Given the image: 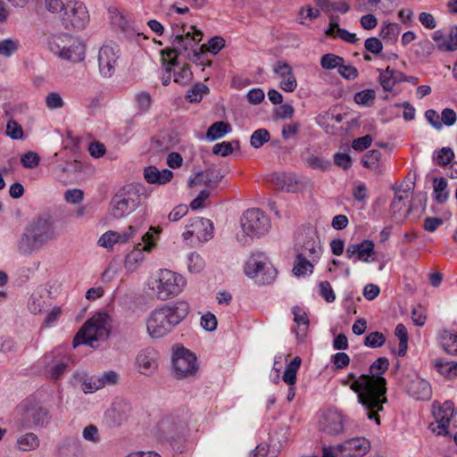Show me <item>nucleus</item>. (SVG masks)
<instances>
[{
  "label": "nucleus",
  "mask_w": 457,
  "mask_h": 457,
  "mask_svg": "<svg viewBox=\"0 0 457 457\" xmlns=\"http://www.w3.org/2000/svg\"><path fill=\"white\" fill-rule=\"evenodd\" d=\"M82 436L86 441L96 444L101 440L99 430L96 426L90 424L84 428Z\"/></svg>",
  "instance_id": "obj_53"
},
{
  "label": "nucleus",
  "mask_w": 457,
  "mask_h": 457,
  "mask_svg": "<svg viewBox=\"0 0 457 457\" xmlns=\"http://www.w3.org/2000/svg\"><path fill=\"white\" fill-rule=\"evenodd\" d=\"M320 295L326 300L328 303H332L336 299V295L331 287V285L328 281H321L319 284Z\"/></svg>",
  "instance_id": "obj_58"
},
{
  "label": "nucleus",
  "mask_w": 457,
  "mask_h": 457,
  "mask_svg": "<svg viewBox=\"0 0 457 457\" xmlns=\"http://www.w3.org/2000/svg\"><path fill=\"white\" fill-rule=\"evenodd\" d=\"M17 445L21 451H31L38 447L39 439L34 433H26L18 438Z\"/></svg>",
  "instance_id": "obj_35"
},
{
  "label": "nucleus",
  "mask_w": 457,
  "mask_h": 457,
  "mask_svg": "<svg viewBox=\"0 0 457 457\" xmlns=\"http://www.w3.org/2000/svg\"><path fill=\"white\" fill-rule=\"evenodd\" d=\"M270 138V133L265 129H259L255 130L250 139L251 145L254 148H260Z\"/></svg>",
  "instance_id": "obj_43"
},
{
  "label": "nucleus",
  "mask_w": 457,
  "mask_h": 457,
  "mask_svg": "<svg viewBox=\"0 0 457 457\" xmlns=\"http://www.w3.org/2000/svg\"><path fill=\"white\" fill-rule=\"evenodd\" d=\"M411 396L420 401L429 400L432 395L431 386L428 381L420 378L412 379L408 386Z\"/></svg>",
  "instance_id": "obj_29"
},
{
  "label": "nucleus",
  "mask_w": 457,
  "mask_h": 457,
  "mask_svg": "<svg viewBox=\"0 0 457 457\" xmlns=\"http://www.w3.org/2000/svg\"><path fill=\"white\" fill-rule=\"evenodd\" d=\"M441 345L446 353L457 354V335L446 333L442 337Z\"/></svg>",
  "instance_id": "obj_46"
},
{
  "label": "nucleus",
  "mask_w": 457,
  "mask_h": 457,
  "mask_svg": "<svg viewBox=\"0 0 457 457\" xmlns=\"http://www.w3.org/2000/svg\"><path fill=\"white\" fill-rule=\"evenodd\" d=\"M432 38L436 43L439 50L455 51L457 49V26L451 27L448 35H445L442 30H436L434 32Z\"/></svg>",
  "instance_id": "obj_26"
},
{
  "label": "nucleus",
  "mask_w": 457,
  "mask_h": 457,
  "mask_svg": "<svg viewBox=\"0 0 457 457\" xmlns=\"http://www.w3.org/2000/svg\"><path fill=\"white\" fill-rule=\"evenodd\" d=\"M159 353L153 347H145L140 350L135 361L137 370L145 376H153L158 370Z\"/></svg>",
  "instance_id": "obj_17"
},
{
  "label": "nucleus",
  "mask_w": 457,
  "mask_h": 457,
  "mask_svg": "<svg viewBox=\"0 0 457 457\" xmlns=\"http://www.w3.org/2000/svg\"><path fill=\"white\" fill-rule=\"evenodd\" d=\"M270 182L274 189L287 192H296L299 189V182L293 173L275 172L270 176Z\"/></svg>",
  "instance_id": "obj_25"
},
{
  "label": "nucleus",
  "mask_w": 457,
  "mask_h": 457,
  "mask_svg": "<svg viewBox=\"0 0 457 457\" xmlns=\"http://www.w3.org/2000/svg\"><path fill=\"white\" fill-rule=\"evenodd\" d=\"M346 378L351 382V390L357 394L358 402L363 407L368 419L379 425V412L384 410V404L387 402L386 378L369 377L366 374L357 377L354 373H349Z\"/></svg>",
  "instance_id": "obj_1"
},
{
  "label": "nucleus",
  "mask_w": 457,
  "mask_h": 457,
  "mask_svg": "<svg viewBox=\"0 0 457 457\" xmlns=\"http://www.w3.org/2000/svg\"><path fill=\"white\" fill-rule=\"evenodd\" d=\"M48 45L50 51L61 59L79 62L85 58V45L68 34L52 36L49 38Z\"/></svg>",
  "instance_id": "obj_6"
},
{
  "label": "nucleus",
  "mask_w": 457,
  "mask_h": 457,
  "mask_svg": "<svg viewBox=\"0 0 457 457\" xmlns=\"http://www.w3.org/2000/svg\"><path fill=\"white\" fill-rule=\"evenodd\" d=\"M217 319L214 314L208 312L201 318V326L207 331H213L217 328Z\"/></svg>",
  "instance_id": "obj_62"
},
{
  "label": "nucleus",
  "mask_w": 457,
  "mask_h": 457,
  "mask_svg": "<svg viewBox=\"0 0 457 457\" xmlns=\"http://www.w3.org/2000/svg\"><path fill=\"white\" fill-rule=\"evenodd\" d=\"M20 47V43L16 39H4L0 42V55L10 57Z\"/></svg>",
  "instance_id": "obj_44"
},
{
  "label": "nucleus",
  "mask_w": 457,
  "mask_h": 457,
  "mask_svg": "<svg viewBox=\"0 0 457 457\" xmlns=\"http://www.w3.org/2000/svg\"><path fill=\"white\" fill-rule=\"evenodd\" d=\"M28 228L42 246L56 238L54 222L50 217H39L29 224Z\"/></svg>",
  "instance_id": "obj_16"
},
{
  "label": "nucleus",
  "mask_w": 457,
  "mask_h": 457,
  "mask_svg": "<svg viewBox=\"0 0 457 457\" xmlns=\"http://www.w3.org/2000/svg\"><path fill=\"white\" fill-rule=\"evenodd\" d=\"M306 163H307L308 167H310L312 169H319L321 170H328L330 166L329 161H327L320 156H315V155L310 156L307 159Z\"/></svg>",
  "instance_id": "obj_57"
},
{
  "label": "nucleus",
  "mask_w": 457,
  "mask_h": 457,
  "mask_svg": "<svg viewBox=\"0 0 457 457\" xmlns=\"http://www.w3.org/2000/svg\"><path fill=\"white\" fill-rule=\"evenodd\" d=\"M41 247L42 245L36 240L35 236L27 226L17 243L18 252L22 255H30L34 252L38 251Z\"/></svg>",
  "instance_id": "obj_28"
},
{
  "label": "nucleus",
  "mask_w": 457,
  "mask_h": 457,
  "mask_svg": "<svg viewBox=\"0 0 457 457\" xmlns=\"http://www.w3.org/2000/svg\"><path fill=\"white\" fill-rule=\"evenodd\" d=\"M212 223L210 220L196 217L189 220L182 236L186 240L195 236L201 241H207L212 237Z\"/></svg>",
  "instance_id": "obj_18"
},
{
  "label": "nucleus",
  "mask_w": 457,
  "mask_h": 457,
  "mask_svg": "<svg viewBox=\"0 0 457 457\" xmlns=\"http://www.w3.org/2000/svg\"><path fill=\"white\" fill-rule=\"evenodd\" d=\"M39 156L34 152H28L21 156V162L25 168L32 169L38 165Z\"/></svg>",
  "instance_id": "obj_61"
},
{
  "label": "nucleus",
  "mask_w": 457,
  "mask_h": 457,
  "mask_svg": "<svg viewBox=\"0 0 457 457\" xmlns=\"http://www.w3.org/2000/svg\"><path fill=\"white\" fill-rule=\"evenodd\" d=\"M409 192L407 190H395L390 211L392 217L397 222H403L411 211V206L407 204Z\"/></svg>",
  "instance_id": "obj_20"
},
{
  "label": "nucleus",
  "mask_w": 457,
  "mask_h": 457,
  "mask_svg": "<svg viewBox=\"0 0 457 457\" xmlns=\"http://www.w3.org/2000/svg\"><path fill=\"white\" fill-rule=\"evenodd\" d=\"M100 381L95 387H104L105 386L116 385L119 381L120 376L114 370H108L99 376Z\"/></svg>",
  "instance_id": "obj_51"
},
{
  "label": "nucleus",
  "mask_w": 457,
  "mask_h": 457,
  "mask_svg": "<svg viewBox=\"0 0 457 457\" xmlns=\"http://www.w3.org/2000/svg\"><path fill=\"white\" fill-rule=\"evenodd\" d=\"M274 72L281 79L280 88L286 92H293L297 87L292 67L286 62L278 61L273 68Z\"/></svg>",
  "instance_id": "obj_24"
},
{
  "label": "nucleus",
  "mask_w": 457,
  "mask_h": 457,
  "mask_svg": "<svg viewBox=\"0 0 457 457\" xmlns=\"http://www.w3.org/2000/svg\"><path fill=\"white\" fill-rule=\"evenodd\" d=\"M137 233L133 226H129L126 231L117 232L109 230L104 233L98 239V245L102 247L112 249L115 244H125Z\"/></svg>",
  "instance_id": "obj_22"
},
{
  "label": "nucleus",
  "mask_w": 457,
  "mask_h": 457,
  "mask_svg": "<svg viewBox=\"0 0 457 457\" xmlns=\"http://www.w3.org/2000/svg\"><path fill=\"white\" fill-rule=\"evenodd\" d=\"M15 419L17 428L21 430L45 428L50 422L51 416L47 409L24 402L16 409Z\"/></svg>",
  "instance_id": "obj_8"
},
{
  "label": "nucleus",
  "mask_w": 457,
  "mask_h": 457,
  "mask_svg": "<svg viewBox=\"0 0 457 457\" xmlns=\"http://www.w3.org/2000/svg\"><path fill=\"white\" fill-rule=\"evenodd\" d=\"M241 228L244 235L237 236L242 245L249 244V237H260L268 233L270 228V220L266 213L260 209H248L241 218Z\"/></svg>",
  "instance_id": "obj_7"
},
{
  "label": "nucleus",
  "mask_w": 457,
  "mask_h": 457,
  "mask_svg": "<svg viewBox=\"0 0 457 457\" xmlns=\"http://www.w3.org/2000/svg\"><path fill=\"white\" fill-rule=\"evenodd\" d=\"M141 203L139 191L129 186L116 194L111 202V213L115 218H122L134 212Z\"/></svg>",
  "instance_id": "obj_9"
},
{
  "label": "nucleus",
  "mask_w": 457,
  "mask_h": 457,
  "mask_svg": "<svg viewBox=\"0 0 457 457\" xmlns=\"http://www.w3.org/2000/svg\"><path fill=\"white\" fill-rule=\"evenodd\" d=\"M316 262L312 261L308 258L295 255L294 267H293V273L296 277H304L307 275H310L313 272L314 263Z\"/></svg>",
  "instance_id": "obj_31"
},
{
  "label": "nucleus",
  "mask_w": 457,
  "mask_h": 457,
  "mask_svg": "<svg viewBox=\"0 0 457 457\" xmlns=\"http://www.w3.org/2000/svg\"><path fill=\"white\" fill-rule=\"evenodd\" d=\"M69 364L68 357H62L56 363H54L49 368V375L52 379L57 380L59 379L62 374L66 371Z\"/></svg>",
  "instance_id": "obj_41"
},
{
  "label": "nucleus",
  "mask_w": 457,
  "mask_h": 457,
  "mask_svg": "<svg viewBox=\"0 0 457 457\" xmlns=\"http://www.w3.org/2000/svg\"><path fill=\"white\" fill-rule=\"evenodd\" d=\"M345 59L334 54H326L320 58V66L325 70L339 69Z\"/></svg>",
  "instance_id": "obj_38"
},
{
  "label": "nucleus",
  "mask_w": 457,
  "mask_h": 457,
  "mask_svg": "<svg viewBox=\"0 0 457 457\" xmlns=\"http://www.w3.org/2000/svg\"><path fill=\"white\" fill-rule=\"evenodd\" d=\"M204 268V261L196 253L188 256V269L191 272H199Z\"/></svg>",
  "instance_id": "obj_64"
},
{
  "label": "nucleus",
  "mask_w": 457,
  "mask_h": 457,
  "mask_svg": "<svg viewBox=\"0 0 457 457\" xmlns=\"http://www.w3.org/2000/svg\"><path fill=\"white\" fill-rule=\"evenodd\" d=\"M230 129L228 124L223 121L214 122L207 130L206 137L213 141L226 135Z\"/></svg>",
  "instance_id": "obj_36"
},
{
  "label": "nucleus",
  "mask_w": 457,
  "mask_h": 457,
  "mask_svg": "<svg viewBox=\"0 0 457 457\" xmlns=\"http://www.w3.org/2000/svg\"><path fill=\"white\" fill-rule=\"evenodd\" d=\"M109 334L110 316L107 313L97 312L78 331L73 339V346L85 344L96 347L95 343L106 340Z\"/></svg>",
  "instance_id": "obj_3"
},
{
  "label": "nucleus",
  "mask_w": 457,
  "mask_h": 457,
  "mask_svg": "<svg viewBox=\"0 0 457 457\" xmlns=\"http://www.w3.org/2000/svg\"><path fill=\"white\" fill-rule=\"evenodd\" d=\"M172 364L178 378L194 376L197 371L195 355L184 347L174 353Z\"/></svg>",
  "instance_id": "obj_13"
},
{
  "label": "nucleus",
  "mask_w": 457,
  "mask_h": 457,
  "mask_svg": "<svg viewBox=\"0 0 457 457\" xmlns=\"http://www.w3.org/2000/svg\"><path fill=\"white\" fill-rule=\"evenodd\" d=\"M193 73L188 64H184L178 72L174 73V82L179 84H187L192 79Z\"/></svg>",
  "instance_id": "obj_54"
},
{
  "label": "nucleus",
  "mask_w": 457,
  "mask_h": 457,
  "mask_svg": "<svg viewBox=\"0 0 457 457\" xmlns=\"http://www.w3.org/2000/svg\"><path fill=\"white\" fill-rule=\"evenodd\" d=\"M190 312L186 301L165 303L154 308L146 317L145 326L151 338L160 339L183 321Z\"/></svg>",
  "instance_id": "obj_2"
},
{
  "label": "nucleus",
  "mask_w": 457,
  "mask_h": 457,
  "mask_svg": "<svg viewBox=\"0 0 457 457\" xmlns=\"http://www.w3.org/2000/svg\"><path fill=\"white\" fill-rule=\"evenodd\" d=\"M380 158L381 153L378 150L372 149L364 154L361 160V163L366 168L376 169Z\"/></svg>",
  "instance_id": "obj_47"
},
{
  "label": "nucleus",
  "mask_w": 457,
  "mask_h": 457,
  "mask_svg": "<svg viewBox=\"0 0 457 457\" xmlns=\"http://www.w3.org/2000/svg\"><path fill=\"white\" fill-rule=\"evenodd\" d=\"M142 241L144 243L143 245L138 244L137 248L136 250L132 251L130 253H129L128 259L129 261H131V260L137 261V259L142 254L141 251L150 252L153 249V247H154V245H155V243L154 240V236L149 232L145 233L142 237Z\"/></svg>",
  "instance_id": "obj_32"
},
{
  "label": "nucleus",
  "mask_w": 457,
  "mask_h": 457,
  "mask_svg": "<svg viewBox=\"0 0 457 457\" xmlns=\"http://www.w3.org/2000/svg\"><path fill=\"white\" fill-rule=\"evenodd\" d=\"M187 285L186 278L170 270H160L151 283L154 295L161 301H166L179 295Z\"/></svg>",
  "instance_id": "obj_5"
},
{
  "label": "nucleus",
  "mask_w": 457,
  "mask_h": 457,
  "mask_svg": "<svg viewBox=\"0 0 457 457\" xmlns=\"http://www.w3.org/2000/svg\"><path fill=\"white\" fill-rule=\"evenodd\" d=\"M191 29L194 30L193 33L188 31L186 34L176 35L171 41V47H166L161 51L162 61L164 63L178 65L179 55L187 59V54L198 48L196 46L202 40L203 33L194 26Z\"/></svg>",
  "instance_id": "obj_4"
},
{
  "label": "nucleus",
  "mask_w": 457,
  "mask_h": 457,
  "mask_svg": "<svg viewBox=\"0 0 457 457\" xmlns=\"http://www.w3.org/2000/svg\"><path fill=\"white\" fill-rule=\"evenodd\" d=\"M245 273L249 278H256L262 284H270L275 278V270L262 253H252L245 265Z\"/></svg>",
  "instance_id": "obj_10"
},
{
  "label": "nucleus",
  "mask_w": 457,
  "mask_h": 457,
  "mask_svg": "<svg viewBox=\"0 0 457 457\" xmlns=\"http://www.w3.org/2000/svg\"><path fill=\"white\" fill-rule=\"evenodd\" d=\"M119 48L117 46L104 45L98 53L99 72L104 78H110L115 72L119 59Z\"/></svg>",
  "instance_id": "obj_15"
},
{
  "label": "nucleus",
  "mask_w": 457,
  "mask_h": 457,
  "mask_svg": "<svg viewBox=\"0 0 457 457\" xmlns=\"http://www.w3.org/2000/svg\"><path fill=\"white\" fill-rule=\"evenodd\" d=\"M6 135L12 139H21L23 136L22 127L15 120H9L6 125Z\"/></svg>",
  "instance_id": "obj_55"
},
{
  "label": "nucleus",
  "mask_w": 457,
  "mask_h": 457,
  "mask_svg": "<svg viewBox=\"0 0 457 457\" xmlns=\"http://www.w3.org/2000/svg\"><path fill=\"white\" fill-rule=\"evenodd\" d=\"M447 181L445 178L435 179L434 197L438 204L445 203L448 198Z\"/></svg>",
  "instance_id": "obj_37"
},
{
  "label": "nucleus",
  "mask_w": 457,
  "mask_h": 457,
  "mask_svg": "<svg viewBox=\"0 0 457 457\" xmlns=\"http://www.w3.org/2000/svg\"><path fill=\"white\" fill-rule=\"evenodd\" d=\"M401 31V27L397 23H388L381 29L380 36L383 39L395 42Z\"/></svg>",
  "instance_id": "obj_42"
},
{
  "label": "nucleus",
  "mask_w": 457,
  "mask_h": 457,
  "mask_svg": "<svg viewBox=\"0 0 457 457\" xmlns=\"http://www.w3.org/2000/svg\"><path fill=\"white\" fill-rule=\"evenodd\" d=\"M144 177L150 184L164 185L170 181L173 172L168 169L159 170L154 166H149L145 169Z\"/></svg>",
  "instance_id": "obj_30"
},
{
  "label": "nucleus",
  "mask_w": 457,
  "mask_h": 457,
  "mask_svg": "<svg viewBox=\"0 0 457 457\" xmlns=\"http://www.w3.org/2000/svg\"><path fill=\"white\" fill-rule=\"evenodd\" d=\"M206 52L201 49V46L198 47L196 50H195L194 53H190L187 54L188 61L197 64V65H203V66H210L212 62L207 59L206 57Z\"/></svg>",
  "instance_id": "obj_50"
},
{
  "label": "nucleus",
  "mask_w": 457,
  "mask_h": 457,
  "mask_svg": "<svg viewBox=\"0 0 457 457\" xmlns=\"http://www.w3.org/2000/svg\"><path fill=\"white\" fill-rule=\"evenodd\" d=\"M379 71V81L385 91H391L396 82H399V79L395 76V71L387 67L386 70H380Z\"/></svg>",
  "instance_id": "obj_33"
},
{
  "label": "nucleus",
  "mask_w": 457,
  "mask_h": 457,
  "mask_svg": "<svg viewBox=\"0 0 457 457\" xmlns=\"http://www.w3.org/2000/svg\"><path fill=\"white\" fill-rule=\"evenodd\" d=\"M225 46V41L221 37H212L207 44L201 46V49L204 51L210 52L213 54H218Z\"/></svg>",
  "instance_id": "obj_48"
},
{
  "label": "nucleus",
  "mask_w": 457,
  "mask_h": 457,
  "mask_svg": "<svg viewBox=\"0 0 457 457\" xmlns=\"http://www.w3.org/2000/svg\"><path fill=\"white\" fill-rule=\"evenodd\" d=\"M338 73L345 79L353 80L359 76L358 70L353 65H346L345 62L340 65Z\"/></svg>",
  "instance_id": "obj_60"
},
{
  "label": "nucleus",
  "mask_w": 457,
  "mask_h": 457,
  "mask_svg": "<svg viewBox=\"0 0 457 457\" xmlns=\"http://www.w3.org/2000/svg\"><path fill=\"white\" fill-rule=\"evenodd\" d=\"M454 153L450 147L441 148L435 156L436 162L440 166H445L452 162Z\"/></svg>",
  "instance_id": "obj_52"
},
{
  "label": "nucleus",
  "mask_w": 457,
  "mask_h": 457,
  "mask_svg": "<svg viewBox=\"0 0 457 457\" xmlns=\"http://www.w3.org/2000/svg\"><path fill=\"white\" fill-rule=\"evenodd\" d=\"M375 254V244L371 240H363L361 243L350 244L345 251L348 259H355L353 262L361 261L370 262V257Z\"/></svg>",
  "instance_id": "obj_21"
},
{
  "label": "nucleus",
  "mask_w": 457,
  "mask_h": 457,
  "mask_svg": "<svg viewBox=\"0 0 457 457\" xmlns=\"http://www.w3.org/2000/svg\"><path fill=\"white\" fill-rule=\"evenodd\" d=\"M321 430L328 434L337 435L344 430V420L340 412L335 410H328L320 420Z\"/></svg>",
  "instance_id": "obj_23"
},
{
  "label": "nucleus",
  "mask_w": 457,
  "mask_h": 457,
  "mask_svg": "<svg viewBox=\"0 0 457 457\" xmlns=\"http://www.w3.org/2000/svg\"><path fill=\"white\" fill-rule=\"evenodd\" d=\"M435 369L446 378L451 379L457 377V362L455 361L436 360L435 361Z\"/></svg>",
  "instance_id": "obj_34"
},
{
  "label": "nucleus",
  "mask_w": 457,
  "mask_h": 457,
  "mask_svg": "<svg viewBox=\"0 0 457 457\" xmlns=\"http://www.w3.org/2000/svg\"><path fill=\"white\" fill-rule=\"evenodd\" d=\"M389 367V361L386 357H379L370 367L369 377L383 378L381 374L387 370Z\"/></svg>",
  "instance_id": "obj_39"
},
{
  "label": "nucleus",
  "mask_w": 457,
  "mask_h": 457,
  "mask_svg": "<svg viewBox=\"0 0 457 457\" xmlns=\"http://www.w3.org/2000/svg\"><path fill=\"white\" fill-rule=\"evenodd\" d=\"M376 97L375 91L372 89H365L354 95V102L358 104L370 106L373 104Z\"/></svg>",
  "instance_id": "obj_45"
},
{
  "label": "nucleus",
  "mask_w": 457,
  "mask_h": 457,
  "mask_svg": "<svg viewBox=\"0 0 457 457\" xmlns=\"http://www.w3.org/2000/svg\"><path fill=\"white\" fill-rule=\"evenodd\" d=\"M296 255L308 258L318 262L321 256L322 247L316 232L312 229H307L304 234L297 237L295 244Z\"/></svg>",
  "instance_id": "obj_11"
},
{
  "label": "nucleus",
  "mask_w": 457,
  "mask_h": 457,
  "mask_svg": "<svg viewBox=\"0 0 457 457\" xmlns=\"http://www.w3.org/2000/svg\"><path fill=\"white\" fill-rule=\"evenodd\" d=\"M209 88L201 83L195 84L191 89L188 90L186 98L190 103L200 102L204 95L207 94Z\"/></svg>",
  "instance_id": "obj_40"
},
{
  "label": "nucleus",
  "mask_w": 457,
  "mask_h": 457,
  "mask_svg": "<svg viewBox=\"0 0 457 457\" xmlns=\"http://www.w3.org/2000/svg\"><path fill=\"white\" fill-rule=\"evenodd\" d=\"M370 442L364 437L351 438L336 447L339 457H362L370 450Z\"/></svg>",
  "instance_id": "obj_19"
},
{
  "label": "nucleus",
  "mask_w": 457,
  "mask_h": 457,
  "mask_svg": "<svg viewBox=\"0 0 457 457\" xmlns=\"http://www.w3.org/2000/svg\"><path fill=\"white\" fill-rule=\"evenodd\" d=\"M62 20L64 26L77 29L86 28L89 21V14L86 5L79 1H69L62 14Z\"/></svg>",
  "instance_id": "obj_12"
},
{
  "label": "nucleus",
  "mask_w": 457,
  "mask_h": 457,
  "mask_svg": "<svg viewBox=\"0 0 457 457\" xmlns=\"http://www.w3.org/2000/svg\"><path fill=\"white\" fill-rule=\"evenodd\" d=\"M46 104L49 109H59L64 104V102L60 94L52 92L46 97Z\"/></svg>",
  "instance_id": "obj_63"
},
{
  "label": "nucleus",
  "mask_w": 457,
  "mask_h": 457,
  "mask_svg": "<svg viewBox=\"0 0 457 457\" xmlns=\"http://www.w3.org/2000/svg\"><path fill=\"white\" fill-rule=\"evenodd\" d=\"M386 342L385 336L378 331L368 334L364 339V345L368 347L378 348L382 346Z\"/></svg>",
  "instance_id": "obj_49"
},
{
  "label": "nucleus",
  "mask_w": 457,
  "mask_h": 457,
  "mask_svg": "<svg viewBox=\"0 0 457 457\" xmlns=\"http://www.w3.org/2000/svg\"><path fill=\"white\" fill-rule=\"evenodd\" d=\"M106 417L110 420V423L113 427L120 426L126 420V416L120 413L115 406L107 411Z\"/></svg>",
  "instance_id": "obj_59"
},
{
  "label": "nucleus",
  "mask_w": 457,
  "mask_h": 457,
  "mask_svg": "<svg viewBox=\"0 0 457 457\" xmlns=\"http://www.w3.org/2000/svg\"><path fill=\"white\" fill-rule=\"evenodd\" d=\"M453 413L454 405L451 401H445L436 410L434 408L433 415L436 422L429 425L431 431L436 435L448 436V428Z\"/></svg>",
  "instance_id": "obj_14"
},
{
  "label": "nucleus",
  "mask_w": 457,
  "mask_h": 457,
  "mask_svg": "<svg viewBox=\"0 0 457 457\" xmlns=\"http://www.w3.org/2000/svg\"><path fill=\"white\" fill-rule=\"evenodd\" d=\"M63 197L67 203L78 204L83 200L84 193L79 188L68 189L65 191Z\"/></svg>",
  "instance_id": "obj_56"
},
{
  "label": "nucleus",
  "mask_w": 457,
  "mask_h": 457,
  "mask_svg": "<svg viewBox=\"0 0 457 457\" xmlns=\"http://www.w3.org/2000/svg\"><path fill=\"white\" fill-rule=\"evenodd\" d=\"M339 17L337 15H331L329 18V25L326 29L325 34L330 37H339L342 40L355 44L359 41V38L354 33H351L350 31L341 29L338 24Z\"/></svg>",
  "instance_id": "obj_27"
}]
</instances>
